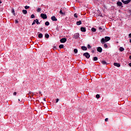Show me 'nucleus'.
<instances>
[{
	"instance_id": "4be33fe9",
	"label": "nucleus",
	"mask_w": 131,
	"mask_h": 131,
	"mask_svg": "<svg viewBox=\"0 0 131 131\" xmlns=\"http://www.w3.org/2000/svg\"><path fill=\"white\" fill-rule=\"evenodd\" d=\"M41 11V8H38L37 10L36 11L37 12V13H40V12Z\"/></svg>"
},
{
	"instance_id": "603ef678",
	"label": "nucleus",
	"mask_w": 131,
	"mask_h": 131,
	"mask_svg": "<svg viewBox=\"0 0 131 131\" xmlns=\"http://www.w3.org/2000/svg\"><path fill=\"white\" fill-rule=\"evenodd\" d=\"M18 101H20V99H18Z\"/></svg>"
},
{
	"instance_id": "3c124183",
	"label": "nucleus",
	"mask_w": 131,
	"mask_h": 131,
	"mask_svg": "<svg viewBox=\"0 0 131 131\" xmlns=\"http://www.w3.org/2000/svg\"><path fill=\"white\" fill-rule=\"evenodd\" d=\"M42 28H41V30H42Z\"/></svg>"
},
{
	"instance_id": "2eb2a0df",
	"label": "nucleus",
	"mask_w": 131,
	"mask_h": 131,
	"mask_svg": "<svg viewBox=\"0 0 131 131\" xmlns=\"http://www.w3.org/2000/svg\"><path fill=\"white\" fill-rule=\"evenodd\" d=\"M101 63L102 65H108V63H107V62H106L105 60L101 61Z\"/></svg>"
},
{
	"instance_id": "c756f323",
	"label": "nucleus",
	"mask_w": 131,
	"mask_h": 131,
	"mask_svg": "<svg viewBox=\"0 0 131 131\" xmlns=\"http://www.w3.org/2000/svg\"><path fill=\"white\" fill-rule=\"evenodd\" d=\"M11 13H12V14L15 16V10H14V9H12Z\"/></svg>"
},
{
	"instance_id": "09e8293b",
	"label": "nucleus",
	"mask_w": 131,
	"mask_h": 131,
	"mask_svg": "<svg viewBox=\"0 0 131 131\" xmlns=\"http://www.w3.org/2000/svg\"><path fill=\"white\" fill-rule=\"evenodd\" d=\"M129 42L131 43V39L129 40Z\"/></svg>"
},
{
	"instance_id": "5701e85b",
	"label": "nucleus",
	"mask_w": 131,
	"mask_h": 131,
	"mask_svg": "<svg viewBox=\"0 0 131 131\" xmlns=\"http://www.w3.org/2000/svg\"><path fill=\"white\" fill-rule=\"evenodd\" d=\"M74 52L75 53V54H77V53H78V50L77 49H75L74 50Z\"/></svg>"
},
{
	"instance_id": "7ed1b4c3",
	"label": "nucleus",
	"mask_w": 131,
	"mask_h": 131,
	"mask_svg": "<svg viewBox=\"0 0 131 131\" xmlns=\"http://www.w3.org/2000/svg\"><path fill=\"white\" fill-rule=\"evenodd\" d=\"M130 1L131 0H126V1L121 0L122 3H123V4H124V5H127L129 4V3H130Z\"/></svg>"
},
{
	"instance_id": "f3484780",
	"label": "nucleus",
	"mask_w": 131,
	"mask_h": 131,
	"mask_svg": "<svg viewBox=\"0 0 131 131\" xmlns=\"http://www.w3.org/2000/svg\"><path fill=\"white\" fill-rule=\"evenodd\" d=\"M119 51L120 52H123V51H124V48L123 47H120Z\"/></svg>"
},
{
	"instance_id": "f03ea898",
	"label": "nucleus",
	"mask_w": 131,
	"mask_h": 131,
	"mask_svg": "<svg viewBox=\"0 0 131 131\" xmlns=\"http://www.w3.org/2000/svg\"><path fill=\"white\" fill-rule=\"evenodd\" d=\"M83 56L84 57H85V58H86V59H90V58L91 57V55H90V53H89L88 52L84 53L83 54Z\"/></svg>"
},
{
	"instance_id": "473e14b6",
	"label": "nucleus",
	"mask_w": 131,
	"mask_h": 131,
	"mask_svg": "<svg viewBox=\"0 0 131 131\" xmlns=\"http://www.w3.org/2000/svg\"><path fill=\"white\" fill-rule=\"evenodd\" d=\"M30 7L29 6H26L25 7V9H26V10H28V9H29Z\"/></svg>"
},
{
	"instance_id": "bb28decb",
	"label": "nucleus",
	"mask_w": 131,
	"mask_h": 131,
	"mask_svg": "<svg viewBox=\"0 0 131 131\" xmlns=\"http://www.w3.org/2000/svg\"><path fill=\"white\" fill-rule=\"evenodd\" d=\"M45 25H46V26H49V25H50V23H49V21H46V22L45 23Z\"/></svg>"
},
{
	"instance_id": "2f4dec72",
	"label": "nucleus",
	"mask_w": 131,
	"mask_h": 131,
	"mask_svg": "<svg viewBox=\"0 0 131 131\" xmlns=\"http://www.w3.org/2000/svg\"><path fill=\"white\" fill-rule=\"evenodd\" d=\"M15 24H18L19 23V21H18V19L15 20Z\"/></svg>"
},
{
	"instance_id": "72a5a7b5",
	"label": "nucleus",
	"mask_w": 131,
	"mask_h": 131,
	"mask_svg": "<svg viewBox=\"0 0 131 131\" xmlns=\"http://www.w3.org/2000/svg\"><path fill=\"white\" fill-rule=\"evenodd\" d=\"M87 48H88V49H91V48H92V47L91 46V45L90 44H88L87 46Z\"/></svg>"
},
{
	"instance_id": "8fccbe9b",
	"label": "nucleus",
	"mask_w": 131,
	"mask_h": 131,
	"mask_svg": "<svg viewBox=\"0 0 131 131\" xmlns=\"http://www.w3.org/2000/svg\"><path fill=\"white\" fill-rule=\"evenodd\" d=\"M29 94H31V92H29Z\"/></svg>"
},
{
	"instance_id": "20e7f679",
	"label": "nucleus",
	"mask_w": 131,
	"mask_h": 131,
	"mask_svg": "<svg viewBox=\"0 0 131 131\" xmlns=\"http://www.w3.org/2000/svg\"><path fill=\"white\" fill-rule=\"evenodd\" d=\"M40 17L42 18V19H47L48 18V16H47V14L45 13H41L40 14Z\"/></svg>"
},
{
	"instance_id": "423d86ee",
	"label": "nucleus",
	"mask_w": 131,
	"mask_h": 131,
	"mask_svg": "<svg viewBox=\"0 0 131 131\" xmlns=\"http://www.w3.org/2000/svg\"><path fill=\"white\" fill-rule=\"evenodd\" d=\"M66 41H67V39L66 38H62L60 40V42H61V43H65Z\"/></svg>"
},
{
	"instance_id": "f704fd0d",
	"label": "nucleus",
	"mask_w": 131,
	"mask_h": 131,
	"mask_svg": "<svg viewBox=\"0 0 131 131\" xmlns=\"http://www.w3.org/2000/svg\"><path fill=\"white\" fill-rule=\"evenodd\" d=\"M35 23H36V20H35H35H34V21H33V23H32V25H34V24H35Z\"/></svg>"
},
{
	"instance_id": "6e6d98bb",
	"label": "nucleus",
	"mask_w": 131,
	"mask_h": 131,
	"mask_svg": "<svg viewBox=\"0 0 131 131\" xmlns=\"http://www.w3.org/2000/svg\"><path fill=\"white\" fill-rule=\"evenodd\" d=\"M10 1H12V0H10Z\"/></svg>"
},
{
	"instance_id": "cd10ccee",
	"label": "nucleus",
	"mask_w": 131,
	"mask_h": 131,
	"mask_svg": "<svg viewBox=\"0 0 131 131\" xmlns=\"http://www.w3.org/2000/svg\"><path fill=\"white\" fill-rule=\"evenodd\" d=\"M98 29L101 31V32H102L104 30V29H103V28H102V27H100Z\"/></svg>"
},
{
	"instance_id": "f8f14e48",
	"label": "nucleus",
	"mask_w": 131,
	"mask_h": 131,
	"mask_svg": "<svg viewBox=\"0 0 131 131\" xmlns=\"http://www.w3.org/2000/svg\"><path fill=\"white\" fill-rule=\"evenodd\" d=\"M38 37L39 38H42L43 37V34H42V33H39L38 35Z\"/></svg>"
},
{
	"instance_id": "ea45409f",
	"label": "nucleus",
	"mask_w": 131,
	"mask_h": 131,
	"mask_svg": "<svg viewBox=\"0 0 131 131\" xmlns=\"http://www.w3.org/2000/svg\"><path fill=\"white\" fill-rule=\"evenodd\" d=\"M128 37H129V38H131V33L129 34V35H128Z\"/></svg>"
},
{
	"instance_id": "7c9ffc66",
	"label": "nucleus",
	"mask_w": 131,
	"mask_h": 131,
	"mask_svg": "<svg viewBox=\"0 0 131 131\" xmlns=\"http://www.w3.org/2000/svg\"><path fill=\"white\" fill-rule=\"evenodd\" d=\"M96 98H97V99L100 98V95L97 94V95H96Z\"/></svg>"
},
{
	"instance_id": "6ab92c4d",
	"label": "nucleus",
	"mask_w": 131,
	"mask_h": 131,
	"mask_svg": "<svg viewBox=\"0 0 131 131\" xmlns=\"http://www.w3.org/2000/svg\"><path fill=\"white\" fill-rule=\"evenodd\" d=\"M59 49H64V45L63 44H61L59 46Z\"/></svg>"
},
{
	"instance_id": "aec40b11",
	"label": "nucleus",
	"mask_w": 131,
	"mask_h": 131,
	"mask_svg": "<svg viewBox=\"0 0 131 131\" xmlns=\"http://www.w3.org/2000/svg\"><path fill=\"white\" fill-rule=\"evenodd\" d=\"M23 13L24 15H26L27 14V10H23Z\"/></svg>"
},
{
	"instance_id": "b1692460",
	"label": "nucleus",
	"mask_w": 131,
	"mask_h": 131,
	"mask_svg": "<svg viewBox=\"0 0 131 131\" xmlns=\"http://www.w3.org/2000/svg\"><path fill=\"white\" fill-rule=\"evenodd\" d=\"M93 61H98V57L96 56L93 57Z\"/></svg>"
},
{
	"instance_id": "5fc2aeb1",
	"label": "nucleus",
	"mask_w": 131,
	"mask_h": 131,
	"mask_svg": "<svg viewBox=\"0 0 131 131\" xmlns=\"http://www.w3.org/2000/svg\"><path fill=\"white\" fill-rule=\"evenodd\" d=\"M54 49H56V47H54Z\"/></svg>"
},
{
	"instance_id": "412c9836",
	"label": "nucleus",
	"mask_w": 131,
	"mask_h": 131,
	"mask_svg": "<svg viewBox=\"0 0 131 131\" xmlns=\"http://www.w3.org/2000/svg\"><path fill=\"white\" fill-rule=\"evenodd\" d=\"M76 24H77V25H81V20H79L78 21H77Z\"/></svg>"
},
{
	"instance_id": "e433bc0d",
	"label": "nucleus",
	"mask_w": 131,
	"mask_h": 131,
	"mask_svg": "<svg viewBox=\"0 0 131 131\" xmlns=\"http://www.w3.org/2000/svg\"><path fill=\"white\" fill-rule=\"evenodd\" d=\"M56 30H57V31H60V29H59L58 27H56Z\"/></svg>"
},
{
	"instance_id": "a211bd4d",
	"label": "nucleus",
	"mask_w": 131,
	"mask_h": 131,
	"mask_svg": "<svg viewBox=\"0 0 131 131\" xmlns=\"http://www.w3.org/2000/svg\"><path fill=\"white\" fill-rule=\"evenodd\" d=\"M91 30H92V32H96V31H97V29L95 28H92L91 29Z\"/></svg>"
},
{
	"instance_id": "0eeeda50",
	"label": "nucleus",
	"mask_w": 131,
	"mask_h": 131,
	"mask_svg": "<svg viewBox=\"0 0 131 131\" xmlns=\"http://www.w3.org/2000/svg\"><path fill=\"white\" fill-rule=\"evenodd\" d=\"M117 6L118 7H121V8H123V6H122V3L120 1H118L117 2Z\"/></svg>"
},
{
	"instance_id": "393cba45",
	"label": "nucleus",
	"mask_w": 131,
	"mask_h": 131,
	"mask_svg": "<svg viewBox=\"0 0 131 131\" xmlns=\"http://www.w3.org/2000/svg\"><path fill=\"white\" fill-rule=\"evenodd\" d=\"M36 21V24L38 25V24H40V23H39V21H38V19H35Z\"/></svg>"
},
{
	"instance_id": "a18cd8bd",
	"label": "nucleus",
	"mask_w": 131,
	"mask_h": 131,
	"mask_svg": "<svg viewBox=\"0 0 131 131\" xmlns=\"http://www.w3.org/2000/svg\"><path fill=\"white\" fill-rule=\"evenodd\" d=\"M39 94L40 95L41 94V92L39 91Z\"/></svg>"
},
{
	"instance_id": "a19ab883",
	"label": "nucleus",
	"mask_w": 131,
	"mask_h": 131,
	"mask_svg": "<svg viewBox=\"0 0 131 131\" xmlns=\"http://www.w3.org/2000/svg\"><path fill=\"white\" fill-rule=\"evenodd\" d=\"M105 121L106 122H107V121H108V118H106L105 119Z\"/></svg>"
},
{
	"instance_id": "39448f33",
	"label": "nucleus",
	"mask_w": 131,
	"mask_h": 131,
	"mask_svg": "<svg viewBox=\"0 0 131 131\" xmlns=\"http://www.w3.org/2000/svg\"><path fill=\"white\" fill-rule=\"evenodd\" d=\"M78 37H79V33H76L74 34L73 38H75V39H78Z\"/></svg>"
},
{
	"instance_id": "49530a36",
	"label": "nucleus",
	"mask_w": 131,
	"mask_h": 131,
	"mask_svg": "<svg viewBox=\"0 0 131 131\" xmlns=\"http://www.w3.org/2000/svg\"><path fill=\"white\" fill-rule=\"evenodd\" d=\"M43 100L46 102V98H43Z\"/></svg>"
},
{
	"instance_id": "79ce46f5",
	"label": "nucleus",
	"mask_w": 131,
	"mask_h": 131,
	"mask_svg": "<svg viewBox=\"0 0 131 131\" xmlns=\"http://www.w3.org/2000/svg\"><path fill=\"white\" fill-rule=\"evenodd\" d=\"M128 66H129L130 67H131V62H130V63H128Z\"/></svg>"
},
{
	"instance_id": "864d4df0",
	"label": "nucleus",
	"mask_w": 131,
	"mask_h": 131,
	"mask_svg": "<svg viewBox=\"0 0 131 131\" xmlns=\"http://www.w3.org/2000/svg\"><path fill=\"white\" fill-rule=\"evenodd\" d=\"M100 17H102V15H100Z\"/></svg>"
},
{
	"instance_id": "f257e3e1",
	"label": "nucleus",
	"mask_w": 131,
	"mask_h": 131,
	"mask_svg": "<svg viewBox=\"0 0 131 131\" xmlns=\"http://www.w3.org/2000/svg\"><path fill=\"white\" fill-rule=\"evenodd\" d=\"M110 39H111V38H110V37L105 36L104 38H102L101 39L100 42L102 45H104L105 42H106L107 41H109Z\"/></svg>"
},
{
	"instance_id": "1a4fd4ad",
	"label": "nucleus",
	"mask_w": 131,
	"mask_h": 131,
	"mask_svg": "<svg viewBox=\"0 0 131 131\" xmlns=\"http://www.w3.org/2000/svg\"><path fill=\"white\" fill-rule=\"evenodd\" d=\"M97 52H99V53H102L103 49H102L101 47H98L97 48Z\"/></svg>"
},
{
	"instance_id": "4468645a",
	"label": "nucleus",
	"mask_w": 131,
	"mask_h": 131,
	"mask_svg": "<svg viewBox=\"0 0 131 131\" xmlns=\"http://www.w3.org/2000/svg\"><path fill=\"white\" fill-rule=\"evenodd\" d=\"M81 50H82V51H86L88 50V48L85 46H82Z\"/></svg>"
},
{
	"instance_id": "ddd939ff",
	"label": "nucleus",
	"mask_w": 131,
	"mask_h": 131,
	"mask_svg": "<svg viewBox=\"0 0 131 131\" xmlns=\"http://www.w3.org/2000/svg\"><path fill=\"white\" fill-rule=\"evenodd\" d=\"M114 66H116V67H120V63L115 62L114 63Z\"/></svg>"
},
{
	"instance_id": "c9c22d12",
	"label": "nucleus",
	"mask_w": 131,
	"mask_h": 131,
	"mask_svg": "<svg viewBox=\"0 0 131 131\" xmlns=\"http://www.w3.org/2000/svg\"><path fill=\"white\" fill-rule=\"evenodd\" d=\"M74 17H75V18H77V14H76V13H75L74 14Z\"/></svg>"
},
{
	"instance_id": "9b49d317",
	"label": "nucleus",
	"mask_w": 131,
	"mask_h": 131,
	"mask_svg": "<svg viewBox=\"0 0 131 131\" xmlns=\"http://www.w3.org/2000/svg\"><path fill=\"white\" fill-rule=\"evenodd\" d=\"M51 20L52 21H58V19H57V18H56V16H52L51 17Z\"/></svg>"
},
{
	"instance_id": "de8ad7c7",
	"label": "nucleus",
	"mask_w": 131,
	"mask_h": 131,
	"mask_svg": "<svg viewBox=\"0 0 131 131\" xmlns=\"http://www.w3.org/2000/svg\"><path fill=\"white\" fill-rule=\"evenodd\" d=\"M95 51H94V50L92 51V53H94Z\"/></svg>"
},
{
	"instance_id": "4c0bfd02",
	"label": "nucleus",
	"mask_w": 131,
	"mask_h": 131,
	"mask_svg": "<svg viewBox=\"0 0 131 131\" xmlns=\"http://www.w3.org/2000/svg\"><path fill=\"white\" fill-rule=\"evenodd\" d=\"M58 102H59V99L57 98V99H56V103H58Z\"/></svg>"
},
{
	"instance_id": "58836bf2",
	"label": "nucleus",
	"mask_w": 131,
	"mask_h": 131,
	"mask_svg": "<svg viewBox=\"0 0 131 131\" xmlns=\"http://www.w3.org/2000/svg\"><path fill=\"white\" fill-rule=\"evenodd\" d=\"M16 95H17V92H14L13 96H16Z\"/></svg>"
},
{
	"instance_id": "6e6552de",
	"label": "nucleus",
	"mask_w": 131,
	"mask_h": 131,
	"mask_svg": "<svg viewBox=\"0 0 131 131\" xmlns=\"http://www.w3.org/2000/svg\"><path fill=\"white\" fill-rule=\"evenodd\" d=\"M59 14L61 15V16H65L66 15V12L65 11L63 12V10L62 9H60L59 11Z\"/></svg>"
},
{
	"instance_id": "37998d69",
	"label": "nucleus",
	"mask_w": 131,
	"mask_h": 131,
	"mask_svg": "<svg viewBox=\"0 0 131 131\" xmlns=\"http://www.w3.org/2000/svg\"><path fill=\"white\" fill-rule=\"evenodd\" d=\"M129 59L130 60H131V55L129 56Z\"/></svg>"
},
{
	"instance_id": "c85d7f7f",
	"label": "nucleus",
	"mask_w": 131,
	"mask_h": 131,
	"mask_svg": "<svg viewBox=\"0 0 131 131\" xmlns=\"http://www.w3.org/2000/svg\"><path fill=\"white\" fill-rule=\"evenodd\" d=\"M31 19H34V18H35V16L34 15V14H32L31 15Z\"/></svg>"
},
{
	"instance_id": "dca6fc26",
	"label": "nucleus",
	"mask_w": 131,
	"mask_h": 131,
	"mask_svg": "<svg viewBox=\"0 0 131 131\" xmlns=\"http://www.w3.org/2000/svg\"><path fill=\"white\" fill-rule=\"evenodd\" d=\"M45 38H49V37H50V35H49V34L48 33H46L45 35Z\"/></svg>"
},
{
	"instance_id": "c03bdc74",
	"label": "nucleus",
	"mask_w": 131,
	"mask_h": 131,
	"mask_svg": "<svg viewBox=\"0 0 131 131\" xmlns=\"http://www.w3.org/2000/svg\"><path fill=\"white\" fill-rule=\"evenodd\" d=\"M3 2H2V0H0V4H2Z\"/></svg>"
},
{
	"instance_id": "a878e982",
	"label": "nucleus",
	"mask_w": 131,
	"mask_h": 131,
	"mask_svg": "<svg viewBox=\"0 0 131 131\" xmlns=\"http://www.w3.org/2000/svg\"><path fill=\"white\" fill-rule=\"evenodd\" d=\"M103 45L104 48H105V49H107V48H108V45L107 44L104 43Z\"/></svg>"
},
{
	"instance_id": "9d476101",
	"label": "nucleus",
	"mask_w": 131,
	"mask_h": 131,
	"mask_svg": "<svg viewBox=\"0 0 131 131\" xmlns=\"http://www.w3.org/2000/svg\"><path fill=\"white\" fill-rule=\"evenodd\" d=\"M80 30L82 32H85V31H86V29L85 27H82L80 28Z\"/></svg>"
}]
</instances>
